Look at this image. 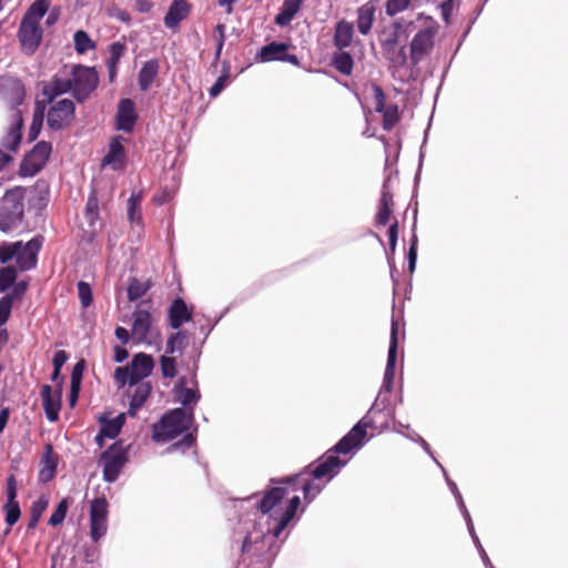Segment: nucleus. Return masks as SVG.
Wrapping results in <instances>:
<instances>
[{"mask_svg": "<svg viewBox=\"0 0 568 568\" xmlns=\"http://www.w3.org/2000/svg\"><path fill=\"white\" fill-rule=\"evenodd\" d=\"M368 423L358 422L333 448L321 457L317 465H310L303 471L280 479L278 484L301 486L304 499L311 503L323 489L324 484L329 481L345 465L336 454H348L362 445L366 436Z\"/></svg>", "mask_w": 568, "mask_h": 568, "instance_id": "nucleus-1", "label": "nucleus"}, {"mask_svg": "<svg viewBox=\"0 0 568 568\" xmlns=\"http://www.w3.org/2000/svg\"><path fill=\"white\" fill-rule=\"evenodd\" d=\"M193 420V409L189 416L183 408H174L152 426V438L156 443L169 442L186 432Z\"/></svg>", "mask_w": 568, "mask_h": 568, "instance_id": "nucleus-2", "label": "nucleus"}, {"mask_svg": "<svg viewBox=\"0 0 568 568\" xmlns=\"http://www.w3.org/2000/svg\"><path fill=\"white\" fill-rule=\"evenodd\" d=\"M22 187L8 190L0 202V230L7 232L22 221L24 213Z\"/></svg>", "mask_w": 568, "mask_h": 568, "instance_id": "nucleus-3", "label": "nucleus"}, {"mask_svg": "<svg viewBox=\"0 0 568 568\" xmlns=\"http://www.w3.org/2000/svg\"><path fill=\"white\" fill-rule=\"evenodd\" d=\"M154 367L153 357H132L126 366L116 367L114 371V381L119 388L129 385L143 383V378L148 377Z\"/></svg>", "mask_w": 568, "mask_h": 568, "instance_id": "nucleus-4", "label": "nucleus"}, {"mask_svg": "<svg viewBox=\"0 0 568 568\" xmlns=\"http://www.w3.org/2000/svg\"><path fill=\"white\" fill-rule=\"evenodd\" d=\"M72 95L79 102H84L98 88L99 73L93 67L74 64L71 68Z\"/></svg>", "mask_w": 568, "mask_h": 568, "instance_id": "nucleus-5", "label": "nucleus"}, {"mask_svg": "<svg viewBox=\"0 0 568 568\" xmlns=\"http://www.w3.org/2000/svg\"><path fill=\"white\" fill-rule=\"evenodd\" d=\"M437 32L438 23L430 17H427L426 26L410 41V60L414 65L418 64L433 50Z\"/></svg>", "mask_w": 568, "mask_h": 568, "instance_id": "nucleus-6", "label": "nucleus"}, {"mask_svg": "<svg viewBox=\"0 0 568 568\" xmlns=\"http://www.w3.org/2000/svg\"><path fill=\"white\" fill-rule=\"evenodd\" d=\"M51 152V143L45 141L38 142L22 159L19 166V175L31 178L38 174L47 164Z\"/></svg>", "mask_w": 568, "mask_h": 568, "instance_id": "nucleus-7", "label": "nucleus"}, {"mask_svg": "<svg viewBox=\"0 0 568 568\" xmlns=\"http://www.w3.org/2000/svg\"><path fill=\"white\" fill-rule=\"evenodd\" d=\"M101 460L104 463L103 479L114 483L128 462V452L121 442H116L101 454Z\"/></svg>", "mask_w": 568, "mask_h": 568, "instance_id": "nucleus-8", "label": "nucleus"}, {"mask_svg": "<svg viewBox=\"0 0 568 568\" xmlns=\"http://www.w3.org/2000/svg\"><path fill=\"white\" fill-rule=\"evenodd\" d=\"M47 112V125L52 131H61L68 128L75 116V105L70 99H61L50 103Z\"/></svg>", "mask_w": 568, "mask_h": 568, "instance_id": "nucleus-9", "label": "nucleus"}, {"mask_svg": "<svg viewBox=\"0 0 568 568\" xmlns=\"http://www.w3.org/2000/svg\"><path fill=\"white\" fill-rule=\"evenodd\" d=\"M0 99L9 106L11 114L21 112L19 106L26 99V88L22 81L14 77H1Z\"/></svg>", "mask_w": 568, "mask_h": 568, "instance_id": "nucleus-10", "label": "nucleus"}, {"mask_svg": "<svg viewBox=\"0 0 568 568\" xmlns=\"http://www.w3.org/2000/svg\"><path fill=\"white\" fill-rule=\"evenodd\" d=\"M109 504L105 497L92 500L90 508V536L93 541H99L108 530Z\"/></svg>", "mask_w": 568, "mask_h": 568, "instance_id": "nucleus-11", "label": "nucleus"}, {"mask_svg": "<svg viewBox=\"0 0 568 568\" xmlns=\"http://www.w3.org/2000/svg\"><path fill=\"white\" fill-rule=\"evenodd\" d=\"M44 237L37 235L21 246L14 255L17 267L20 272L31 271L37 267L38 254L43 245Z\"/></svg>", "mask_w": 568, "mask_h": 568, "instance_id": "nucleus-12", "label": "nucleus"}, {"mask_svg": "<svg viewBox=\"0 0 568 568\" xmlns=\"http://www.w3.org/2000/svg\"><path fill=\"white\" fill-rule=\"evenodd\" d=\"M72 87L71 69L65 65L43 85L42 94L48 103H52L55 98L69 92L72 93Z\"/></svg>", "mask_w": 568, "mask_h": 568, "instance_id": "nucleus-13", "label": "nucleus"}, {"mask_svg": "<svg viewBox=\"0 0 568 568\" xmlns=\"http://www.w3.org/2000/svg\"><path fill=\"white\" fill-rule=\"evenodd\" d=\"M18 38L24 53H34L42 39V29L40 23L22 19L19 27Z\"/></svg>", "mask_w": 568, "mask_h": 568, "instance_id": "nucleus-14", "label": "nucleus"}, {"mask_svg": "<svg viewBox=\"0 0 568 568\" xmlns=\"http://www.w3.org/2000/svg\"><path fill=\"white\" fill-rule=\"evenodd\" d=\"M22 112H14L13 114H11L10 125L7 130V133L2 136L0 142V148L6 153L11 154L18 151V148L22 140Z\"/></svg>", "mask_w": 568, "mask_h": 568, "instance_id": "nucleus-15", "label": "nucleus"}, {"mask_svg": "<svg viewBox=\"0 0 568 568\" xmlns=\"http://www.w3.org/2000/svg\"><path fill=\"white\" fill-rule=\"evenodd\" d=\"M287 495V488L273 487L265 491L263 498L257 505V509L263 514H271L272 517L281 516L284 510L282 501Z\"/></svg>", "mask_w": 568, "mask_h": 568, "instance_id": "nucleus-16", "label": "nucleus"}, {"mask_svg": "<svg viewBox=\"0 0 568 568\" xmlns=\"http://www.w3.org/2000/svg\"><path fill=\"white\" fill-rule=\"evenodd\" d=\"M373 92L375 111L377 113H383V128L388 131L399 121L398 108L395 104L385 108V94L379 85L374 84Z\"/></svg>", "mask_w": 568, "mask_h": 568, "instance_id": "nucleus-17", "label": "nucleus"}, {"mask_svg": "<svg viewBox=\"0 0 568 568\" xmlns=\"http://www.w3.org/2000/svg\"><path fill=\"white\" fill-rule=\"evenodd\" d=\"M146 302H141L133 312L132 338L138 342H144L150 333L152 317L148 308H144Z\"/></svg>", "mask_w": 568, "mask_h": 568, "instance_id": "nucleus-18", "label": "nucleus"}, {"mask_svg": "<svg viewBox=\"0 0 568 568\" xmlns=\"http://www.w3.org/2000/svg\"><path fill=\"white\" fill-rule=\"evenodd\" d=\"M378 0H368L356 10V27L361 34L367 36L373 28Z\"/></svg>", "mask_w": 568, "mask_h": 568, "instance_id": "nucleus-19", "label": "nucleus"}, {"mask_svg": "<svg viewBox=\"0 0 568 568\" xmlns=\"http://www.w3.org/2000/svg\"><path fill=\"white\" fill-rule=\"evenodd\" d=\"M116 130L123 132H131L134 128L136 121V113L134 109V103L130 99H122L118 106L116 112Z\"/></svg>", "mask_w": 568, "mask_h": 568, "instance_id": "nucleus-20", "label": "nucleus"}, {"mask_svg": "<svg viewBox=\"0 0 568 568\" xmlns=\"http://www.w3.org/2000/svg\"><path fill=\"white\" fill-rule=\"evenodd\" d=\"M123 142L124 138L121 135H116L111 140L108 153L102 160V165L111 166L113 170H120L124 166L125 150Z\"/></svg>", "mask_w": 568, "mask_h": 568, "instance_id": "nucleus-21", "label": "nucleus"}, {"mask_svg": "<svg viewBox=\"0 0 568 568\" xmlns=\"http://www.w3.org/2000/svg\"><path fill=\"white\" fill-rule=\"evenodd\" d=\"M41 398L47 418L50 422L58 420L61 409V393L53 392L52 387L45 384L41 388Z\"/></svg>", "mask_w": 568, "mask_h": 568, "instance_id": "nucleus-22", "label": "nucleus"}, {"mask_svg": "<svg viewBox=\"0 0 568 568\" xmlns=\"http://www.w3.org/2000/svg\"><path fill=\"white\" fill-rule=\"evenodd\" d=\"M190 9L187 0H173L164 17V26L171 30L178 29L180 23L189 16Z\"/></svg>", "mask_w": 568, "mask_h": 568, "instance_id": "nucleus-23", "label": "nucleus"}, {"mask_svg": "<svg viewBox=\"0 0 568 568\" xmlns=\"http://www.w3.org/2000/svg\"><path fill=\"white\" fill-rule=\"evenodd\" d=\"M393 205V193L389 187V178H387L383 183L381 199L378 202V211L376 214L377 225L384 226L389 222Z\"/></svg>", "mask_w": 568, "mask_h": 568, "instance_id": "nucleus-24", "label": "nucleus"}, {"mask_svg": "<svg viewBox=\"0 0 568 568\" xmlns=\"http://www.w3.org/2000/svg\"><path fill=\"white\" fill-rule=\"evenodd\" d=\"M168 315L171 327L178 329L184 323L191 321L192 310L187 307L183 298L176 297L170 305Z\"/></svg>", "mask_w": 568, "mask_h": 568, "instance_id": "nucleus-25", "label": "nucleus"}, {"mask_svg": "<svg viewBox=\"0 0 568 568\" xmlns=\"http://www.w3.org/2000/svg\"><path fill=\"white\" fill-rule=\"evenodd\" d=\"M133 392L131 389L128 390V396L130 397L128 414L132 417L142 408L152 392L150 383H140L133 385Z\"/></svg>", "mask_w": 568, "mask_h": 568, "instance_id": "nucleus-26", "label": "nucleus"}, {"mask_svg": "<svg viewBox=\"0 0 568 568\" xmlns=\"http://www.w3.org/2000/svg\"><path fill=\"white\" fill-rule=\"evenodd\" d=\"M58 455L53 452L51 445L45 446V452L42 456V467L39 471V479L43 483H48L53 479L58 467Z\"/></svg>", "mask_w": 568, "mask_h": 568, "instance_id": "nucleus-27", "label": "nucleus"}, {"mask_svg": "<svg viewBox=\"0 0 568 568\" xmlns=\"http://www.w3.org/2000/svg\"><path fill=\"white\" fill-rule=\"evenodd\" d=\"M354 37V24L346 20H339L335 26L333 43L338 50L351 45Z\"/></svg>", "mask_w": 568, "mask_h": 568, "instance_id": "nucleus-28", "label": "nucleus"}, {"mask_svg": "<svg viewBox=\"0 0 568 568\" xmlns=\"http://www.w3.org/2000/svg\"><path fill=\"white\" fill-rule=\"evenodd\" d=\"M124 424V415L120 414L113 419L103 420L100 432L95 437L97 444L101 447L103 445V438H115Z\"/></svg>", "mask_w": 568, "mask_h": 568, "instance_id": "nucleus-29", "label": "nucleus"}, {"mask_svg": "<svg viewBox=\"0 0 568 568\" xmlns=\"http://www.w3.org/2000/svg\"><path fill=\"white\" fill-rule=\"evenodd\" d=\"M301 505V499L298 496H293L288 504L284 507V510L278 516V521L273 529V536L277 538L281 532L285 529V527L290 524V521L294 518L297 508Z\"/></svg>", "mask_w": 568, "mask_h": 568, "instance_id": "nucleus-30", "label": "nucleus"}, {"mask_svg": "<svg viewBox=\"0 0 568 568\" xmlns=\"http://www.w3.org/2000/svg\"><path fill=\"white\" fill-rule=\"evenodd\" d=\"M287 50L288 45L285 43L271 42L262 47L256 57L261 62L280 61Z\"/></svg>", "mask_w": 568, "mask_h": 568, "instance_id": "nucleus-31", "label": "nucleus"}, {"mask_svg": "<svg viewBox=\"0 0 568 568\" xmlns=\"http://www.w3.org/2000/svg\"><path fill=\"white\" fill-rule=\"evenodd\" d=\"M303 0H284L280 13L275 17V23L281 27L287 26L301 9Z\"/></svg>", "mask_w": 568, "mask_h": 568, "instance_id": "nucleus-32", "label": "nucleus"}, {"mask_svg": "<svg viewBox=\"0 0 568 568\" xmlns=\"http://www.w3.org/2000/svg\"><path fill=\"white\" fill-rule=\"evenodd\" d=\"M159 72V62L156 60L146 61L139 72V87L142 91H146Z\"/></svg>", "mask_w": 568, "mask_h": 568, "instance_id": "nucleus-33", "label": "nucleus"}, {"mask_svg": "<svg viewBox=\"0 0 568 568\" xmlns=\"http://www.w3.org/2000/svg\"><path fill=\"white\" fill-rule=\"evenodd\" d=\"M332 65L344 75H351L354 68V59L349 52L338 50L332 55Z\"/></svg>", "mask_w": 568, "mask_h": 568, "instance_id": "nucleus-34", "label": "nucleus"}, {"mask_svg": "<svg viewBox=\"0 0 568 568\" xmlns=\"http://www.w3.org/2000/svg\"><path fill=\"white\" fill-rule=\"evenodd\" d=\"M142 193L133 192L128 200V219L131 223L143 224L141 212Z\"/></svg>", "mask_w": 568, "mask_h": 568, "instance_id": "nucleus-35", "label": "nucleus"}, {"mask_svg": "<svg viewBox=\"0 0 568 568\" xmlns=\"http://www.w3.org/2000/svg\"><path fill=\"white\" fill-rule=\"evenodd\" d=\"M265 549V536H260L256 539H252L250 535L245 536L242 544V554H251L255 557H261Z\"/></svg>", "mask_w": 568, "mask_h": 568, "instance_id": "nucleus-36", "label": "nucleus"}, {"mask_svg": "<svg viewBox=\"0 0 568 568\" xmlns=\"http://www.w3.org/2000/svg\"><path fill=\"white\" fill-rule=\"evenodd\" d=\"M49 9V0H36L27 10L22 19L28 21L40 23V20L44 17Z\"/></svg>", "mask_w": 568, "mask_h": 568, "instance_id": "nucleus-37", "label": "nucleus"}, {"mask_svg": "<svg viewBox=\"0 0 568 568\" xmlns=\"http://www.w3.org/2000/svg\"><path fill=\"white\" fill-rule=\"evenodd\" d=\"M152 287V282L150 280L148 281H140L135 277L130 280L129 286H128V298L129 301L133 302L142 297L146 294V292Z\"/></svg>", "mask_w": 568, "mask_h": 568, "instance_id": "nucleus-38", "label": "nucleus"}, {"mask_svg": "<svg viewBox=\"0 0 568 568\" xmlns=\"http://www.w3.org/2000/svg\"><path fill=\"white\" fill-rule=\"evenodd\" d=\"M190 336L184 331H179L174 335H172L166 343V352H184L186 345L189 344Z\"/></svg>", "mask_w": 568, "mask_h": 568, "instance_id": "nucleus-39", "label": "nucleus"}, {"mask_svg": "<svg viewBox=\"0 0 568 568\" xmlns=\"http://www.w3.org/2000/svg\"><path fill=\"white\" fill-rule=\"evenodd\" d=\"M74 49L77 53L84 54L95 48V42L83 30H78L73 36Z\"/></svg>", "mask_w": 568, "mask_h": 568, "instance_id": "nucleus-40", "label": "nucleus"}, {"mask_svg": "<svg viewBox=\"0 0 568 568\" xmlns=\"http://www.w3.org/2000/svg\"><path fill=\"white\" fill-rule=\"evenodd\" d=\"M18 271V267L13 265H7L0 268V292H7L14 284Z\"/></svg>", "mask_w": 568, "mask_h": 568, "instance_id": "nucleus-41", "label": "nucleus"}, {"mask_svg": "<svg viewBox=\"0 0 568 568\" xmlns=\"http://www.w3.org/2000/svg\"><path fill=\"white\" fill-rule=\"evenodd\" d=\"M43 118H44V106L40 108L38 104L33 112L32 122H31V125H30L29 132H28V140L30 142L34 141L39 136V134L41 132L42 124H43Z\"/></svg>", "mask_w": 568, "mask_h": 568, "instance_id": "nucleus-42", "label": "nucleus"}, {"mask_svg": "<svg viewBox=\"0 0 568 568\" xmlns=\"http://www.w3.org/2000/svg\"><path fill=\"white\" fill-rule=\"evenodd\" d=\"M225 31L226 27L224 23H217L213 30V39L215 41L214 63H217L221 58L226 39Z\"/></svg>", "mask_w": 568, "mask_h": 568, "instance_id": "nucleus-43", "label": "nucleus"}, {"mask_svg": "<svg viewBox=\"0 0 568 568\" xmlns=\"http://www.w3.org/2000/svg\"><path fill=\"white\" fill-rule=\"evenodd\" d=\"M21 246V241L17 242H2L0 243V263L6 264L18 253Z\"/></svg>", "mask_w": 568, "mask_h": 568, "instance_id": "nucleus-44", "label": "nucleus"}, {"mask_svg": "<svg viewBox=\"0 0 568 568\" xmlns=\"http://www.w3.org/2000/svg\"><path fill=\"white\" fill-rule=\"evenodd\" d=\"M185 383V378H182L179 386V400L184 405L187 406L192 403H196L200 398V394L197 390H194L192 388L183 387V384Z\"/></svg>", "mask_w": 568, "mask_h": 568, "instance_id": "nucleus-45", "label": "nucleus"}, {"mask_svg": "<svg viewBox=\"0 0 568 568\" xmlns=\"http://www.w3.org/2000/svg\"><path fill=\"white\" fill-rule=\"evenodd\" d=\"M84 367H85V362L83 358H81L73 366L72 374H71V392H72V395H74V396H78V394H79Z\"/></svg>", "mask_w": 568, "mask_h": 568, "instance_id": "nucleus-46", "label": "nucleus"}, {"mask_svg": "<svg viewBox=\"0 0 568 568\" xmlns=\"http://www.w3.org/2000/svg\"><path fill=\"white\" fill-rule=\"evenodd\" d=\"M397 359H398V357H387V364H386L384 379H383V389L386 392H392V389H393V382H394Z\"/></svg>", "mask_w": 568, "mask_h": 568, "instance_id": "nucleus-47", "label": "nucleus"}, {"mask_svg": "<svg viewBox=\"0 0 568 568\" xmlns=\"http://www.w3.org/2000/svg\"><path fill=\"white\" fill-rule=\"evenodd\" d=\"M77 287L81 306L83 308L89 307L92 304L93 300L92 288L90 284L84 281H79Z\"/></svg>", "mask_w": 568, "mask_h": 568, "instance_id": "nucleus-48", "label": "nucleus"}, {"mask_svg": "<svg viewBox=\"0 0 568 568\" xmlns=\"http://www.w3.org/2000/svg\"><path fill=\"white\" fill-rule=\"evenodd\" d=\"M398 237V222L395 220L388 227V240H389V252L387 253V260L389 265L394 264V254L396 251Z\"/></svg>", "mask_w": 568, "mask_h": 568, "instance_id": "nucleus-49", "label": "nucleus"}, {"mask_svg": "<svg viewBox=\"0 0 568 568\" xmlns=\"http://www.w3.org/2000/svg\"><path fill=\"white\" fill-rule=\"evenodd\" d=\"M68 508H69V503H68V499L67 498H63L59 505L57 506L55 510L52 513V515L50 516L49 518V525L50 526H58L60 525L64 518H65V515H67V511H68Z\"/></svg>", "mask_w": 568, "mask_h": 568, "instance_id": "nucleus-50", "label": "nucleus"}, {"mask_svg": "<svg viewBox=\"0 0 568 568\" xmlns=\"http://www.w3.org/2000/svg\"><path fill=\"white\" fill-rule=\"evenodd\" d=\"M412 0H387L385 6V12L388 17H394L399 12L405 11Z\"/></svg>", "mask_w": 568, "mask_h": 568, "instance_id": "nucleus-51", "label": "nucleus"}, {"mask_svg": "<svg viewBox=\"0 0 568 568\" xmlns=\"http://www.w3.org/2000/svg\"><path fill=\"white\" fill-rule=\"evenodd\" d=\"M3 509L6 511V524L8 527H12L21 516L19 503L4 504Z\"/></svg>", "mask_w": 568, "mask_h": 568, "instance_id": "nucleus-52", "label": "nucleus"}, {"mask_svg": "<svg viewBox=\"0 0 568 568\" xmlns=\"http://www.w3.org/2000/svg\"><path fill=\"white\" fill-rule=\"evenodd\" d=\"M125 44L116 41L109 45V58L106 62L119 63L125 52Z\"/></svg>", "mask_w": 568, "mask_h": 568, "instance_id": "nucleus-53", "label": "nucleus"}, {"mask_svg": "<svg viewBox=\"0 0 568 568\" xmlns=\"http://www.w3.org/2000/svg\"><path fill=\"white\" fill-rule=\"evenodd\" d=\"M87 216L93 222L99 216V200L95 193H91L85 205Z\"/></svg>", "mask_w": 568, "mask_h": 568, "instance_id": "nucleus-54", "label": "nucleus"}, {"mask_svg": "<svg viewBox=\"0 0 568 568\" xmlns=\"http://www.w3.org/2000/svg\"><path fill=\"white\" fill-rule=\"evenodd\" d=\"M161 372L163 377L173 378L176 375L175 357H161Z\"/></svg>", "mask_w": 568, "mask_h": 568, "instance_id": "nucleus-55", "label": "nucleus"}, {"mask_svg": "<svg viewBox=\"0 0 568 568\" xmlns=\"http://www.w3.org/2000/svg\"><path fill=\"white\" fill-rule=\"evenodd\" d=\"M12 305V296H2L0 298V327L8 321Z\"/></svg>", "mask_w": 568, "mask_h": 568, "instance_id": "nucleus-56", "label": "nucleus"}, {"mask_svg": "<svg viewBox=\"0 0 568 568\" xmlns=\"http://www.w3.org/2000/svg\"><path fill=\"white\" fill-rule=\"evenodd\" d=\"M49 500L44 496L39 497L34 500L30 508V516L41 518L42 514L48 508Z\"/></svg>", "mask_w": 568, "mask_h": 568, "instance_id": "nucleus-57", "label": "nucleus"}, {"mask_svg": "<svg viewBox=\"0 0 568 568\" xmlns=\"http://www.w3.org/2000/svg\"><path fill=\"white\" fill-rule=\"evenodd\" d=\"M229 78V72L227 70H225V72L223 74H221L215 83L211 87L210 91H209V94L211 98H216L221 92L222 90L224 89L225 84H226V80Z\"/></svg>", "mask_w": 568, "mask_h": 568, "instance_id": "nucleus-58", "label": "nucleus"}, {"mask_svg": "<svg viewBox=\"0 0 568 568\" xmlns=\"http://www.w3.org/2000/svg\"><path fill=\"white\" fill-rule=\"evenodd\" d=\"M194 443H195V437L193 436V434L187 433L184 435V437L180 442L172 444L169 447V450L170 452H174L178 449L184 450V449L192 447Z\"/></svg>", "mask_w": 568, "mask_h": 568, "instance_id": "nucleus-59", "label": "nucleus"}, {"mask_svg": "<svg viewBox=\"0 0 568 568\" xmlns=\"http://www.w3.org/2000/svg\"><path fill=\"white\" fill-rule=\"evenodd\" d=\"M397 331H398V324L395 318H392V327H390V342L388 347L387 355H397Z\"/></svg>", "mask_w": 568, "mask_h": 568, "instance_id": "nucleus-60", "label": "nucleus"}, {"mask_svg": "<svg viewBox=\"0 0 568 568\" xmlns=\"http://www.w3.org/2000/svg\"><path fill=\"white\" fill-rule=\"evenodd\" d=\"M28 286L29 284L27 281H19L17 283L14 282V284L11 286V293L7 294L6 296H12V302L17 298H21L26 294Z\"/></svg>", "mask_w": 568, "mask_h": 568, "instance_id": "nucleus-61", "label": "nucleus"}, {"mask_svg": "<svg viewBox=\"0 0 568 568\" xmlns=\"http://www.w3.org/2000/svg\"><path fill=\"white\" fill-rule=\"evenodd\" d=\"M416 258H417V237H416V235H414L408 254H407L409 272H414L415 266H416Z\"/></svg>", "mask_w": 568, "mask_h": 568, "instance_id": "nucleus-62", "label": "nucleus"}, {"mask_svg": "<svg viewBox=\"0 0 568 568\" xmlns=\"http://www.w3.org/2000/svg\"><path fill=\"white\" fill-rule=\"evenodd\" d=\"M390 60H392L393 64H396L398 67L404 65L406 63V60H407L406 48L405 47H400L399 50L397 51V53L395 54V57H393Z\"/></svg>", "mask_w": 568, "mask_h": 568, "instance_id": "nucleus-63", "label": "nucleus"}, {"mask_svg": "<svg viewBox=\"0 0 568 568\" xmlns=\"http://www.w3.org/2000/svg\"><path fill=\"white\" fill-rule=\"evenodd\" d=\"M171 197V193L166 190H162L161 192L154 194L153 201L156 205H163Z\"/></svg>", "mask_w": 568, "mask_h": 568, "instance_id": "nucleus-64", "label": "nucleus"}]
</instances>
